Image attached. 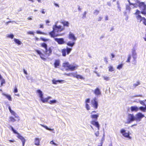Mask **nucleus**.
Wrapping results in <instances>:
<instances>
[{
  "mask_svg": "<svg viewBox=\"0 0 146 146\" xmlns=\"http://www.w3.org/2000/svg\"><path fill=\"white\" fill-rule=\"evenodd\" d=\"M36 92L38 93L40 100L43 103L47 102L49 99L51 98L50 97H48L47 98H44L43 97V94L42 92L40 90H37Z\"/></svg>",
  "mask_w": 146,
  "mask_h": 146,
  "instance_id": "39448f33",
  "label": "nucleus"
},
{
  "mask_svg": "<svg viewBox=\"0 0 146 146\" xmlns=\"http://www.w3.org/2000/svg\"><path fill=\"white\" fill-rule=\"evenodd\" d=\"M90 123L96 127L98 130L99 129L100 125L98 121L93 120L91 121Z\"/></svg>",
  "mask_w": 146,
  "mask_h": 146,
  "instance_id": "dca6fc26",
  "label": "nucleus"
},
{
  "mask_svg": "<svg viewBox=\"0 0 146 146\" xmlns=\"http://www.w3.org/2000/svg\"><path fill=\"white\" fill-rule=\"evenodd\" d=\"M104 80H106V81H108V80H109V78L108 77H104Z\"/></svg>",
  "mask_w": 146,
  "mask_h": 146,
  "instance_id": "3c124183",
  "label": "nucleus"
},
{
  "mask_svg": "<svg viewBox=\"0 0 146 146\" xmlns=\"http://www.w3.org/2000/svg\"><path fill=\"white\" fill-rule=\"evenodd\" d=\"M11 130L13 131V133L15 134H16L18 135L17 137L19 139L21 140L22 141H23L24 140H25L24 138L19 133H18L17 131L15 130L13 127L12 126L11 127Z\"/></svg>",
  "mask_w": 146,
  "mask_h": 146,
  "instance_id": "9d476101",
  "label": "nucleus"
},
{
  "mask_svg": "<svg viewBox=\"0 0 146 146\" xmlns=\"http://www.w3.org/2000/svg\"><path fill=\"white\" fill-rule=\"evenodd\" d=\"M40 125L42 127L44 128L45 129H46L49 130V131H54V129H51L50 128L46 126L45 125H43L42 124H40Z\"/></svg>",
  "mask_w": 146,
  "mask_h": 146,
  "instance_id": "393cba45",
  "label": "nucleus"
},
{
  "mask_svg": "<svg viewBox=\"0 0 146 146\" xmlns=\"http://www.w3.org/2000/svg\"><path fill=\"white\" fill-rule=\"evenodd\" d=\"M123 64H120L118 65L117 67V68L119 70H120L122 68L123 66Z\"/></svg>",
  "mask_w": 146,
  "mask_h": 146,
  "instance_id": "2f4dec72",
  "label": "nucleus"
},
{
  "mask_svg": "<svg viewBox=\"0 0 146 146\" xmlns=\"http://www.w3.org/2000/svg\"><path fill=\"white\" fill-rule=\"evenodd\" d=\"M60 64V60H55L54 65L55 68H57L59 66Z\"/></svg>",
  "mask_w": 146,
  "mask_h": 146,
  "instance_id": "6ab92c4d",
  "label": "nucleus"
},
{
  "mask_svg": "<svg viewBox=\"0 0 146 146\" xmlns=\"http://www.w3.org/2000/svg\"><path fill=\"white\" fill-rule=\"evenodd\" d=\"M131 58V55L130 54H129L128 55V58L127 60L126 61V62H130Z\"/></svg>",
  "mask_w": 146,
  "mask_h": 146,
  "instance_id": "473e14b6",
  "label": "nucleus"
},
{
  "mask_svg": "<svg viewBox=\"0 0 146 146\" xmlns=\"http://www.w3.org/2000/svg\"><path fill=\"white\" fill-rule=\"evenodd\" d=\"M40 46L41 47L44 48L45 49V50L44 52V54L39 50H35V51L39 55L42 59L44 60H46V58H44L45 56L48 57L51 55L53 47L50 46L48 48L47 44L44 42L41 43Z\"/></svg>",
  "mask_w": 146,
  "mask_h": 146,
  "instance_id": "f03ea898",
  "label": "nucleus"
},
{
  "mask_svg": "<svg viewBox=\"0 0 146 146\" xmlns=\"http://www.w3.org/2000/svg\"><path fill=\"white\" fill-rule=\"evenodd\" d=\"M14 36L13 35V34L9 35H8V36H7V37L11 39H13V38Z\"/></svg>",
  "mask_w": 146,
  "mask_h": 146,
  "instance_id": "58836bf2",
  "label": "nucleus"
},
{
  "mask_svg": "<svg viewBox=\"0 0 146 146\" xmlns=\"http://www.w3.org/2000/svg\"><path fill=\"white\" fill-rule=\"evenodd\" d=\"M9 121L12 122H14L16 121L15 118L12 116H10L9 117Z\"/></svg>",
  "mask_w": 146,
  "mask_h": 146,
  "instance_id": "c85d7f7f",
  "label": "nucleus"
},
{
  "mask_svg": "<svg viewBox=\"0 0 146 146\" xmlns=\"http://www.w3.org/2000/svg\"><path fill=\"white\" fill-rule=\"evenodd\" d=\"M68 38L69 39L71 40L72 41V42L68 41L67 43L66 44L68 46L72 47L75 44L74 42L76 39V38L75 37L74 34L71 33H69Z\"/></svg>",
  "mask_w": 146,
  "mask_h": 146,
  "instance_id": "20e7f679",
  "label": "nucleus"
},
{
  "mask_svg": "<svg viewBox=\"0 0 146 146\" xmlns=\"http://www.w3.org/2000/svg\"><path fill=\"white\" fill-rule=\"evenodd\" d=\"M40 39L43 41H48L49 39L48 38H45L43 37H40Z\"/></svg>",
  "mask_w": 146,
  "mask_h": 146,
  "instance_id": "e433bc0d",
  "label": "nucleus"
},
{
  "mask_svg": "<svg viewBox=\"0 0 146 146\" xmlns=\"http://www.w3.org/2000/svg\"><path fill=\"white\" fill-rule=\"evenodd\" d=\"M23 72L24 73L26 74V75H27V73L26 72V71H25V69H23Z\"/></svg>",
  "mask_w": 146,
  "mask_h": 146,
  "instance_id": "13d9d810",
  "label": "nucleus"
},
{
  "mask_svg": "<svg viewBox=\"0 0 146 146\" xmlns=\"http://www.w3.org/2000/svg\"><path fill=\"white\" fill-rule=\"evenodd\" d=\"M139 109L142 111L145 112L146 110V104L145 107H143L141 106L139 108Z\"/></svg>",
  "mask_w": 146,
  "mask_h": 146,
  "instance_id": "bb28decb",
  "label": "nucleus"
},
{
  "mask_svg": "<svg viewBox=\"0 0 146 146\" xmlns=\"http://www.w3.org/2000/svg\"><path fill=\"white\" fill-rule=\"evenodd\" d=\"M90 102V99L89 98H88L86 100L85 102L86 103H89Z\"/></svg>",
  "mask_w": 146,
  "mask_h": 146,
  "instance_id": "de8ad7c7",
  "label": "nucleus"
},
{
  "mask_svg": "<svg viewBox=\"0 0 146 146\" xmlns=\"http://www.w3.org/2000/svg\"><path fill=\"white\" fill-rule=\"evenodd\" d=\"M131 110L132 111H137L138 110V108L136 106H132L131 107Z\"/></svg>",
  "mask_w": 146,
  "mask_h": 146,
  "instance_id": "4be33fe9",
  "label": "nucleus"
},
{
  "mask_svg": "<svg viewBox=\"0 0 146 146\" xmlns=\"http://www.w3.org/2000/svg\"><path fill=\"white\" fill-rule=\"evenodd\" d=\"M105 20L107 21L108 20V16H106L105 17Z\"/></svg>",
  "mask_w": 146,
  "mask_h": 146,
  "instance_id": "338daca9",
  "label": "nucleus"
},
{
  "mask_svg": "<svg viewBox=\"0 0 146 146\" xmlns=\"http://www.w3.org/2000/svg\"><path fill=\"white\" fill-rule=\"evenodd\" d=\"M35 144L37 146L39 145H40V140L38 138H36L35 140Z\"/></svg>",
  "mask_w": 146,
  "mask_h": 146,
  "instance_id": "5701e85b",
  "label": "nucleus"
},
{
  "mask_svg": "<svg viewBox=\"0 0 146 146\" xmlns=\"http://www.w3.org/2000/svg\"><path fill=\"white\" fill-rule=\"evenodd\" d=\"M76 78L78 79H80L81 80H84L85 79L83 77L82 75L78 74Z\"/></svg>",
  "mask_w": 146,
  "mask_h": 146,
  "instance_id": "cd10ccee",
  "label": "nucleus"
},
{
  "mask_svg": "<svg viewBox=\"0 0 146 146\" xmlns=\"http://www.w3.org/2000/svg\"><path fill=\"white\" fill-rule=\"evenodd\" d=\"M140 84V82L139 81H137L136 83L133 84V87L134 88H135L137 86Z\"/></svg>",
  "mask_w": 146,
  "mask_h": 146,
  "instance_id": "c756f323",
  "label": "nucleus"
},
{
  "mask_svg": "<svg viewBox=\"0 0 146 146\" xmlns=\"http://www.w3.org/2000/svg\"><path fill=\"white\" fill-rule=\"evenodd\" d=\"M120 132L122 134V135L125 137L128 138L129 139L131 138V137L129 136L130 134L129 131L128 133H126L125 132V130L124 129H122L120 130Z\"/></svg>",
  "mask_w": 146,
  "mask_h": 146,
  "instance_id": "6e6552de",
  "label": "nucleus"
},
{
  "mask_svg": "<svg viewBox=\"0 0 146 146\" xmlns=\"http://www.w3.org/2000/svg\"><path fill=\"white\" fill-rule=\"evenodd\" d=\"M27 34L28 35H34V32L32 31H29L27 32Z\"/></svg>",
  "mask_w": 146,
  "mask_h": 146,
  "instance_id": "ea45409f",
  "label": "nucleus"
},
{
  "mask_svg": "<svg viewBox=\"0 0 146 146\" xmlns=\"http://www.w3.org/2000/svg\"><path fill=\"white\" fill-rule=\"evenodd\" d=\"M8 108L10 112L11 113V114L15 116V118L17 119L18 121H19L20 120V117L19 116L17 115V114L15 112L11 110L10 106H9Z\"/></svg>",
  "mask_w": 146,
  "mask_h": 146,
  "instance_id": "4468645a",
  "label": "nucleus"
},
{
  "mask_svg": "<svg viewBox=\"0 0 146 146\" xmlns=\"http://www.w3.org/2000/svg\"><path fill=\"white\" fill-rule=\"evenodd\" d=\"M63 26L60 25H57L56 24L53 26V30L49 33V34L51 37L54 38L63 35L62 34H59L58 33L63 31L65 29V27H68L69 26V23L64 20H62L60 22Z\"/></svg>",
  "mask_w": 146,
  "mask_h": 146,
  "instance_id": "f257e3e1",
  "label": "nucleus"
},
{
  "mask_svg": "<svg viewBox=\"0 0 146 146\" xmlns=\"http://www.w3.org/2000/svg\"><path fill=\"white\" fill-rule=\"evenodd\" d=\"M65 75L68 76H72L71 73H67Z\"/></svg>",
  "mask_w": 146,
  "mask_h": 146,
  "instance_id": "603ef678",
  "label": "nucleus"
},
{
  "mask_svg": "<svg viewBox=\"0 0 146 146\" xmlns=\"http://www.w3.org/2000/svg\"><path fill=\"white\" fill-rule=\"evenodd\" d=\"M8 108L10 112L11 113V114L15 116V118L17 119L18 121H19L20 120V117L19 116L17 115V114L15 112L11 110L10 106H9Z\"/></svg>",
  "mask_w": 146,
  "mask_h": 146,
  "instance_id": "ddd939ff",
  "label": "nucleus"
},
{
  "mask_svg": "<svg viewBox=\"0 0 146 146\" xmlns=\"http://www.w3.org/2000/svg\"><path fill=\"white\" fill-rule=\"evenodd\" d=\"M45 22H46V24H47V23H50V21L48 20H46V21Z\"/></svg>",
  "mask_w": 146,
  "mask_h": 146,
  "instance_id": "e2e57ef3",
  "label": "nucleus"
},
{
  "mask_svg": "<svg viewBox=\"0 0 146 146\" xmlns=\"http://www.w3.org/2000/svg\"><path fill=\"white\" fill-rule=\"evenodd\" d=\"M143 23L146 26V19L145 18L143 17Z\"/></svg>",
  "mask_w": 146,
  "mask_h": 146,
  "instance_id": "37998d69",
  "label": "nucleus"
},
{
  "mask_svg": "<svg viewBox=\"0 0 146 146\" xmlns=\"http://www.w3.org/2000/svg\"><path fill=\"white\" fill-rule=\"evenodd\" d=\"M86 14V12H85L84 13V14L83 15V18H84V17H85Z\"/></svg>",
  "mask_w": 146,
  "mask_h": 146,
  "instance_id": "680f3d73",
  "label": "nucleus"
},
{
  "mask_svg": "<svg viewBox=\"0 0 146 146\" xmlns=\"http://www.w3.org/2000/svg\"><path fill=\"white\" fill-rule=\"evenodd\" d=\"M36 33L37 34L44 35V33L43 32H42L40 31H36Z\"/></svg>",
  "mask_w": 146,
  "mask_h": 146,
  "instance_id": "79ce46f5",
  "label": "nucleus"
},
{
  "mask_svg": "<svg viewBox=\"0 0 146 146\" xmlns=\"http://www.w3.org/2000/svg\"><path fill=\"white\" fill-rule=\"evenodd\" d=\"M53 84H56L57 83L59 82L60 83H62L63 82H64V81L63 80H55V79H53L52 80Z\"/></svg>",
  "mask_w": 146,
  "mask_h": 146,
  "instance_id": "a211bd4d",
  "label": "nucleus"
},
{
  "mask_svg": "<svg viewBox=\"0 0 146 146\" xmlns=\"http://www.w3.org/2000/svg\"><path fill=\"white\" fill-rule=\"evenodd\" d=\"M9 141L10 142H13L15 141V140H10Z\"/></svg>",
  "mask_w": 146,
  "mask_h": 146,
  "instance_id": "0e129e2a",
  "label": "nucleus"
},
{
  "mask_svg": "<svg viewBox=\"0 0 146 146\" xmlns=\"http://www.w3.org/2000/svg\"><path fill=\"white\" fill-rule=\"evenodd\" d=\"M94 93L96 96H98L101 95V92L100 90L98 88H96L94 90Z\"/></svg>",
  "mask_w": 146,
  "mask_h": 146,
  "instance_id": "f3484780",
  "label": "nucleus"
},
{
  "mask_svg": "<svg viewBox=\"0 0 146 146\" xmlns=\"http://www.w3.org/2000/svg\"><path fill=\"white\" fill-rule=\"evenodd\" d=\"M63 67L66 69V70H70V71H73L76 69L78 66L76 64L71 65L68 62H66L63 64Z\"/></svg>",
  "mask_w": 146,
  "mask_h": 146,
  "instance_id": "7ed1b4c3",
  "label": "nucleus"
},
{
  "mask_svg": "<svg viewBox=\"0 0 146 146\" xmlns=\"http://www.w3.org/2000/svg\"><path fill=\"white\" fill-rule=\"evenodd\" d=\"M72 47L68 48L66 47V48H64L61 50V52L62 55L63 56H65L66 54H68L72 50Z\"/></svg>",
  "mask_w": 146,
  "mask_h": 146,
  "instance_id": "423d86ee",
  "label": "nucleus"
},
{
  "mask_svg": "<svg viewBox=\"0 0 146 146\" xmlns=\"http://www.w3.org/2000/svg\"><path fill=\"white\" fill-rule=\"evenodd\" d=\"M92 104L95 109H97L98 106V104L96 98H94L91 100Z\"/></svg>",
  "mask_w": 146,
  "mask_h": 146,
  "instance_id": "1a4fd4ad",
  "label": "nucleus"
},
{
  "mask_svg": "<svg viewBox=\"0 0 146 146\" xmlns=\"http://www.w3.org/2000/svg\"><path fill=\"white\" fill-rule=\"evenodd\" d=\"M54 40L55 41L57 42L58 44H64L65 43L64 39L62 38H55Z\"/></svg>",
  "mask_w": 146,
  "mask_h": 146,
  "instance_id": "2eb2a0df",
  "label": "nucleus"
},
{
  "mask_svg": "<svg viewBox=\"0 0 146 146\" xmlns=\"http://www.w3.org/2000/svg\"><path fill=\"white\" fill-rule=\"evenodd\" d=\"M141 13L145 15H146V10H143L141 12Z\"/></svg>",
  "mask_w": 146,
  "mask_h": 146,
  "instance_id": "a19ab883",
  "label": "nucleus"
},
{
  "mask_svg": "<svg viewBox=\"0 0 146 146\" xmlns=\"http://www.w3.org/2000/svg\"><path fill=\"white\" fill-rule=\"evenodd\" d=\"M1 80V85H2L3 84H5V80L4 79H2Z\"/></svg>",
  "mask_w": 146,
  "mask_h": 146,
  "instance_id": "a18cd8bd",
  "label": "nucleus"
},
{
  "mask_svg": "<svg viewBox=\"0 0 146 146\" xmlns=\"http://www.w3.org/2000/svg\"><path fill=\"white\" fill-rule=\"evenodd\" d=\"M138 4L137 3V2H136V3H134V5H133L134 7L137 8V7L138 6Z\"/></svg>",
  "mask_w": 146,
  "mask_h": 146,
  "instance_id": "8fccbe9b",
  "label": "nucleus"
},
{
  "mask_svg": "<svg viewBox=\"0 0 146 146\" xmlns=\"http://www.w3.org/2000/svg\"><path fill=\"white\" fill-rule=\"evenodd\" d=\"M145 116L143 114L141 113H138L136 115L135 120L138 121H140L141 119L144 117Z\"/></svg>",
  "mask_w": 146,
  "mask_h": 146,
  "instance_id": "f8f14e48",
  "label": "nucleus"
},
{
  "mask_svg": "<svg viewBox=\"0 0 146 146\" xmlns=\"http://www.w3.org/2000/svg\"><path fill=\"white\" fill-rule=\"evenodd\" d=\"M22 141V142L23 146H24L25 142V140H24L23 141Z\"/></svg>",
  "mask_w": 146,
  "mask_h": 146,
  "instance_id": "6e6d98bb",
  "label": "nucleus"
},
{
  "mask_svg": "<svg viewBox=\"0 0 146 146\" xmlns=\"http://www.w3.org/2000/svg\"><path fill=\"white\" fill-rule=\"evenodd\" d=\"M103 144V142L102 141H101L100 143V145H98V146H102Z\"/></svg>",
  "mask_w": 146,
  "mask_h": 146,
  "instance_id": "bf43d9fd",
  "label": "nucleus"
},
{
  "mask_svg": "<svg viewBox=\"0 0 146 146\" xmlns=\"http://www.w3.org/2000/svg\"><path fill=\"white\" fill-rule=\"evenodd\" d=\"M50 143L52 145H57V144L54 142L53 141H50Z\"/></svg>",
  "mask_w": 146,
  "mask_h": 146,
  "instance_id": "49530a36",
  "label": "nucleus"
},
{
  "mask_svg": "<svg viewBox=\"0 0 146 146\" xmlns=\"http://www.w3.org/2000/svg\"><path fill=\"white\" fill-rule=\"evenodd\" d=\"M14 40L15 43L18 45H21L22 44L21 42L18 39L15 38Z\"/></svg>",
  "mask_w": 146,
  "mask_h": 146,
  "instance_id": "b1692460",
  "label": "nucleus"
},
{
  "mask_svg": "<svg viewBox=\"0 0 146 146\" xmlns=\"http://www.w3.org/2000/svg\"><path fill=\"white\" fill-rule=\"evenodd\" d=\"M85 107L87 110H89L90 109V106L87 103H86Z\"/></svg>",
  "mask_w": 146,
  "mask_h": 146,
  "instance_id": "c9c22d12",
  "label": "nucleus"
},
{
  "mask_svg": "<svg viewBox=\"0 0 146 146\" xmlns=\"http://www.w3.org/2000/svg\"><path fill=\"white\" fill-rule=\"evenodd\" d=\"M145 102H146V100L144 101H140L139 102L141 105L145 106L146 104H145Z\"/></svg>",
  "mask_w": 146,
  "mask_h": 146,
  "instance_id": "72a5a7b5",
  "label": "nucleus"
},
{
  "mask_svg": "<svg viewBox=\"0 0 146 146\" xmlns=\"http://www.w3.org/2000/svg\"><path fill=\"white\" fill-rule=\"evenodd\" d=\"M104 61L106 63H108V61L107 58L106 57H105L104 58Z\"/></svg>",
  "mask_w": 146,
  "mask_h": 146,
  "instance_id": "5fc2aeb1",
  "label": "nucleus"
},
{
  "mask_svg": "<svg viewBox=\"0 0 146 146\" xmlns=\"http://www.w3.org/2000/svg\"><path fill=\"white\" fill-rule=\"evenodd\" d=\"M136 18L137 20L139 21V22H141L143 20V17L140 15H138L136 16Z\"/></svg>",
  "mask_w": 146,
  "mask_h": 146,
  "instance_id": "a878e982",
  "label": "nucleus"
},
{
  "mask_svg": "<svg viewBox=\"0 0 146 146\" xmlns=\"http://www.w3.org/2000/svg\"><path fill=\"white\" fill-rule=\"evenodd\" d=\"M27 19L29 20H32V18H31V17H29Z\"/></svg>",
  "mask_w": 146,
  "mask_h": 146,
  "instance_id": "69168bd1",
  "label": "nucleus"
},
{
  "mask_svg": "<svg viewBox=\"0 0 146 146\" xmlns=\"http://www.w3.org/2000/svg\"><path fill=\"white\" fill-rule=\"evenodd\" d=\"M111 58H114V57H115V55H114L113 54V53H111Z\"/></svg>",
  "mask_w": 146,
  "mask_h": 146,
  "instance_id": "052dcab7",
  "label": "nucleus"
},
{
  "mask_svg": "<svg viewBox=\"0 0 146 146\" xmlns=\"http://www.w3.org/2000/svg\"><path fill=\"white\" fill-rule=\"evenodd\" d=\"M108 68L109 71L112 72L114 70V69L112 66H109Z\"/></svg>",
  "mask_w": 146,
  "mask_h": 146,
  "instance_id": "f704fd0d",
  "label": "nucleus"
},
{
  "mask_svg": "<svg viewBox=\"0 0 146 146\" xmlns=\"http://www.w3.org/2000/svg\"><path fill=\"white\" fill-rule=\"evenodd\" d=\"M72 74V76H73L74 78H76L77 75V72H73L71 73Z\"/></svg>",
  "mask_w": 146,
  "mask_h": 146,
  "instance_id": "7c9ffc66",
  "label": "nucleus"
},
{
  "mask_svg": "<svg viewBox=\"0 0 146 146\" xmlns=\"http://www.w3.org/2000/svg\"><path fill=\"white\" fill-rule=\"evenodd\" d=\"M137 3L138 4V6L139 8L141 9H146V4L144 2H140L138 1Z\"/></svg>",
  "mask_w": 146,
  "mask_h": 146,
  "instance_id": "9b49d317",
  "label": "nucleus"
},
{
  "mask_svg": "<svg viewBox=\"0 0 146 146\" xmlns=\"http://www.w3.org/2000/svg\"><path fill=\"white\" fill-rule=\"evenodd\" d=\"M18 92V90L16 87H15L14 88V92L15 93Z\"/></svg>",
  "mask_w": 146,
  "mask_h": 146,
  "instance_id": "09e8293b",
  "label": "nucleus"
},
{
  "mask_svg": "<svg viewBox=\"0 0 146 146\" xmlns=\"http://www.w3.org/2000/svg\"><path fill=\"white\" fill-rule=\"evenodd\" d=\"M2 95L5 96L6 98L8 99V100L9 101H12V98L11 96L8 94H5L4 93H3L2 94Z\"/></svg>",
  "mask_w": 146,
  "mask_h": 146,
  "instance_id": "aec40b11",
  "label": "nucleus"
},
{
  "mask_svg": "<svg viewBox=\"0 0 146 146\" xmlns=\"http://www.w3.org/2000/svg\"><path fill=\"white\" fill-rule=\"evenodd\" d=\"M144 40L146 41V34L145 35V37L143 38Z\"/></svg>",
  "mask_w": 146,
  "mask_h": 146,
  "instance_id": "774afa93",
  "label": "nucleus"
},
{
  "mask_svg": "<svg viewBox=\"0 0 146 146\" xmlns=\"http://www.w3.org/2000/svg\"><path fill=\"white\" fill-rule=\"evenodd\" d=\"M128 1L129 2V5H133H133H134V3H131L130 2V1L129 0H128Z\"/></svg>",
  "mask_w": 146,
  "mask_h": 146,
  "instance_id": "864d4df0",
  "label": "nucleus"
},
{
  "mask_svg": "<svg viewBox=\"0 0 146 146\" xmlns=\"http://www.w3.org/2000/svg\"><path fill=\"white\" fill-rule=\"evenodd\" d=\"M57 102L56 100H50L49 102V103L51 104H54L56 103Z\"/></svg>",
  "mask_w": 146,
  "mask_h": 146,
  "instance_id": "4c0bfd02",
  "label": "nucleus"
},
{
  "mask_svg": "<svg viewBox=\"0 0 146 146\" xmlns=\"http://www.w3.org/2000/svg\"><path fill=\"white\" fill-rule=\"evenodd\" d=\"M127 121L126 123L129 124L132 121L135 120V117L133 114H129L128 115Z\"/></svg>",
  "mask_w": 146,
  "mask_h": 146,
  "instance_id": "0eeeda50",
  "label": "nucleus"
},
{
  "mask_svg": "<svg viewBox=\"0 0 146 146\" xmlns=\"http://www.w3.org/2000/svg\"><path fill=\"white\" fill-rule=\"evenodd\" d=\"M140 13H141V12H140L139 11L137 10L136 12L135 13V15H139V14Z\"/></svg>",
  "mask_w": 146,
  "mask_h": 146,
  "instance_id": "c03bdc74",
  "label": "nucleus"
},
{
  "mask_svg": "<svg viewBox=\"0 0 146 146\" xmlns=\"http://www.w3.org/2000/svg\"><path fill=\"white\" fill-rule=\"evenodd\" d=\"M39 28H43L44 27L43 25L42 24H40V25Z\"/></svg>",
  "mask_w": 146,
  "mask_h": 146,
  "instance_id": "4d7b16f0",
  "label": "nucleus"
},
{
  "mask_svg": "<svg viewBox=\"0 0 146 146\" xmlns=\"http://www.w3.org/2000/svg\"><path fill=\"white\" fill-rule=\"evenodd\" d=\"M90 117L92 119H97L99 117V114L98 113L96 114H92Z\"/></svg>",
  "mask_w": 146,
  "mask_h": 146,
  "instance_id": "412c9836",
  "label": "nucleus"
}]
</instances>
